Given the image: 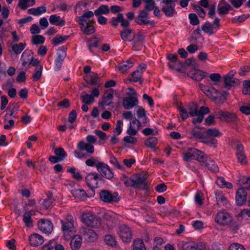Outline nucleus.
<instances>
[{"mask_svg": "<svg viewBox=\"0 0 250 250\" xmlns=\"http://www.w3.org/2000/svg\"><path fill=\"white\" fill-rule=\"evenodd\" d=\"M86 140L87 143L82 140L77 144V149L74 152L76 157L79 159L87 158L88 155L82 152L84 151H85L89 154H92L94 152V147L93 144H95L96 142L95 137L93 135H89L86 136Z\"/></svg>", "mask_w": 250, "mask_h": 250, "instance_id": "nucleus-1", "label": "nucleus"}, {"mask_svg": "<svg viewBox=\"0 0 250 250\" xmlns=\"http://www.w3.org/2000/svg\"><path fill=\"white\" fill-rule=\"evenodd\" d=\"M199 87L202 92L216 104H220L226 100V96L228 94L226 91L219 92L212 86L202 83L200 84Z\"/></svg>", "mask_w": 250, "mask_h": 250, "instance_id": "nucleus-2", "label": "nucleus"}, {"mask_svg": "<svg viewBox=\"0 0 250 250\" xmlns=\"http://www.w3.org/2000/svg\"><path fill=\"white\" fill-rule=\"evenodd\" d=\"M148 177L147 173L135 174L131 175L127 180L125 181L124 184L127 187H131L136 189L146 190L147 188L146 180Z\"/></svg>", "mask_w": 250, "mask_h": 250, "instance_id": "nucleus-3", "label": "nucleus"}, {"mask_svg": "<svg viewBox=\"0 0 250 250\" xmlns=\"http://www.w3.org/2000/svg\"><path fill=\"white\" fill-rule=\"evenodd\" d=\"M215 221L216 223L223 226L229 225L231 223V227L232 229H237L238 227L237 222H233L232 216L226 212L217 213L215 217Z\"/></svg>", "mask_w": 250, "mask_h": 250, "instance_id": "nucleus-4", "label": "nucleus"}, {"mask_svg": "<svg viewBox=\"0 0 250 250\" xmlns=\"http://www.w3.org/2000/svg\"><path fill=\"white\" fill-rule=\"evenodd\" d=\"M82 220L86 226L94 228H99L101 224L100 218L91 212L83 213Z\"/></svg>", "mask_w": 250, "mask_h": 250, "instance_id": "nucleus-5", "label": "nucleus"}, {"mask_svg": "<svg viewBox=\"0 0 250 250\" xmlns=\"http://www.w3.org/2000/svg\"><path fill=\"white\" fill-rule=\"evenodd\" d=\"M62 229L66 239L70 238L74 234V220L71 216H68L66 221L61 220Z\"/></svg>", "mask_w": 250, "mask_h": 250, "instance_id": "nucleus-6", "label": "nucleus"}, {"mask_svg": "<svg viewBox=\"0 0 250 250\" xmlns=\"http://www.w3.org/2000/svg\"><path fill=\"white\" fill-rule=\"evenodd\" d=\"M178 0H162L161 3L164 4L162 10L165 15L168 17H171L177 14L175 9V2Z\"/></svg>", "mask_w": 250, "mask_h": 250, "instance_id": "nucleus-7", "label": "nucleus"}, {"mask_svg": "<svg viewBox=\"0 0 250 250\" xmlns=\"http://www.w3.org/2000/svg\"><path fill=\"white\" fill-rule=\"evenodd\" d=\"M206 138L205 143L215 145L217 140L214 138L219 137L222 135L221 132L216 128H210L205 131Z\"/></svg>", "mask_w": 250, "mask_h": 250, "instance_id": "nucleus-8", "label": "nucleus"}, {"mask_svg": "<svg viewBox=\"0 0 250 250\" xmlns=\"http://www.w3.org/2000/svg\"><path fill=\"white\" fill-rule=\"evenodd\" d=\"M97 170L99 172L100 177L111 180L114 177V173L106 164L102 162L98 164Z\"/></svg>", "mask_w": 250, "mask_h": 250, "instance_id": "nucleus-9", "label": "nucleus"}, {"mask_svg": "<svg viewBox=\"0 0 250 250\" xmlns=\"http://www.w3.org/2000/svg\"><path fill=\"white\" fill-rule=\"evenodd\" d=\"M101 199L106 203H117L120 200L118 193L114 192L113 194L108 190H103L100 192Z\"/></svg>", "mask_w": 250, "mask_h": 250, "instance_id": "nucleus-10", "label": "nucleus"}, {"mask_svg": "<svg viewBox=\"0 0 250 250\" xmlns=\"http://www.w3.org/2000/svg\"><path fill=\"white\" fill-rule=\"evenodd\" d=\"M118 234L124 242H129L132 239V232L130 228L126 225H121L119 227Z\"/></svg>", "mask_w": 250, "mask_h": 250, "instance_id": "nucleus-11", "label": "nucleus"}, {"mask_svg": "<svg viewBox=\"0 0 250 250\" xmlns=\"http://www.w3.org/2000/svg\"><path fill=\"white\" fill-rule=\"evenodd\" d=\"M149 13L145 10H141L138 16L135 18L134 21L139 25H154L155 22L153 20H148Z\"/></svg>", "mask_w": 250, "mask_h": 250, "instance_id": "nucleus-12", "label": "nucleus"}, {"mask_svg": "<svg viewBox=\"0 0 250 250\" xmlns=\"http://www.w3.org/2000/svg\"><path fill=\"white\" fill-rule=\"evenodd\" d=\"M99 173L94 172L88 173L85 177V181L87 186L94 192L93 189L97 187L98 180H101Z\"/></svg>", "mask_w": 250, "mask_h": 250, "instance_id": "nucleus-13", "label": "nucleus"}, {"mask_svg": "<svg viewBox=\"0 0 250 250\" xmlns=\"http://www.w3.org/2000/svg\"><path fill=\"white\" fill-rule=\"evenodd\" d=\"M66 55V49L62 46L57 53V57L55 60L54 69L59 71L61 69L63 62Z\"/></svg>", "mask_w": 250, "mask_h": 250, "instance_id": "nucleus-14", "label": "nucleus"}, {"mask_svg": "<svg viewBox=\"0 0 250 250\" xmlns=\"http://www.w3.org/2000/svg\"><path fill=\"white\" fill-rule=\"evenodd\" d=\"M80 232L83 235L84 239L87 242H94L98 239V234L90 229L85 227L81 228Z\"/></svg>", "mask_w": 250, "mask_h": 250, "instance_id": "nucleus-15", "label": "nucleus"}, {"mask_svg": "<svg viewBox=\"0 0 250 250\" xmlns=\"http://www.w3.org/2000/svg\"><path fill=\"white\" fill-rule=\"evenodd\" d=\"M38 226L39 229L44 233H50L53 230V224L49 220L44 219L40 220Z\"/></svg>", "mask_w": 250, "mask_h": 250, "instance_id": "nucleus-16", "label": "nucleus"}, {"mask_svg": "<svg viewBox=\"0 0 250 250\" xmlns=\"http://www.w3.org/2000/svg\"><path fill=\"white\" fill-rule=\"evenodd\" d=\"M113 93L114 90L112 88H110L106 90L103 96L102 101L99 103V104L104 106H110L113 104L112 101L114 97Z\"/></svg>", "mask_w": 250, "mask_h": 250, "instance_id": "nucleus-17", "label": "nucleus"}, {"mask_svg": "<svg viewBox=\"0 0 250 250\" xmlns=\"http://www.w3.org/2000/svg\"><path fill=\"white\" fill-rule=\"evenodd\" d=\"M120 37L123 41L131 42L135 38V33L131 28H125L120 31Z\"/></svg>", "mask_w": 250, "mask_h": 250, "instance_id": "nucleus-18", "label": "nucleus"}, {"mask_svg": "<svg viewBox=\"0 0 250 250\" xmlns=\"http://www.w3.org/2000/svg\"><path fill=\"white\" fill-rule=\"evenodd\" d=\"M247 192L244 188H239L236 192L235 201L238 206H242L247 200Z\"/></svg>", "mask_w": 250, "mask_h": 250, "instance_id": "nucleus-19", "label": "nucleus"}, {"mask_svg": "<svg viewBox=\"0 0 250 250\" xmlns=\"http://www.w3.org/2000/svg\"><path fill=\"white\" fill-rule=\"evenodd\" d=\"M138 101L137 97L134 96H128L125 97L123 101V105L125 108L130 109L137 105Z\"/></svg>", "mask_w": 250, "mask_h": 250, "instance_id": "nucleus-20", "label": "nucleus"}, {"mask_svg": "<svg viewBox=\"0 0 250 250\" xmlns=\"http://www.w3.org/2000/svg\"><path fill=\"white\" fill-rule=\"evenodd\" d=\"M187 75L196 81H200L206 78L208 75V73L200 70H195L194 72L189 71Z\"/></svg>", "mask_w": 250, "mask_h": 250, "instance_id": "nucleus-21", "label": "nucleus"}, {"mask_svg": "<svg viewBox=\"0 0 250 250\" xmlns=\"http://www.w3.org/2000/svg\"><path fill=\"white\" fill-rule=\"evenodd\" d=\"M29 241L31 246L37 247L42 245L44 242V239L41 235L37 233H33L30 235Z\"/></svg>", "mask_w": 250, "mask_h": 250, "instance_id": "nucleus-22", "label": "nucleus"}, {"mask_svg": "<svg viewBox=\"0 0 250 250\" xmlns=\"http://www.w3.org/2000/svg\"><path fill=\"white\" fill-rule=\"evenodd\" d=\"M204 244L201 242H191L183 246L184 250H202L205 249Z\"/></svg>", "mask_w": 250, "mask_h": 250, "instance_id": "nucleus-23", "label": "nucleus"}, {"mask_svg": "<svg viewBox=\"0 0 250 250\" xmlns=\"http://www.w3.org/2000/svg\"><path fill=\"white\" fill-rule=\"evenodd\" d=\"M244 147L241 144H237L236 146V156L238 162L241 164L247 163V158L243 152Z\"/></svg>", "mask_w": 250, "mask_h": 250, "instance_id": "nucleus-24", "label": "nucleus"}, {"mask_svg": "<svg viewBox=\"0 0 250 250\" xmlns=\"http://www.w3.org/2000/svg\"><path fill=\"white\" fill-rule=\"evenodd\" d=\"M81 30L86 35H90L95 32L94 27L88 23H80Z\"/></svg>", "mask_w": 250, "mask_h": 250, "instance_id": "nucleus-25", "label": "nucleus"}, {"mask_svg": "<svg viewBox=\"0 0 250 250\" xmlns=\"http://www.w3.org/2000/svg\"><path fill=\"white\" fill-rule=\"evenodd\" d=\"M196 151H198V149L196 148H188V151L186 152L184 155V161L188 162L190 159L195 160L196 156H197V152Z\"/></svg>", "mask_w": 250, "mask_h": 250, "instance_id": "nucleus-26", "label": "nucleus"}, {"mask_svg": "<svg viewBox=\"0 0 250 250\" xmlns=\"http://www.w3.org/2000/svg\"><path fill=\"white\" fill-rule=\"evenodd\" d=\"M82 238L80 235H75L70 242V246L73 250H78L82 245Z\"/></svg>", "mask_w": 250, "mask_h": 250, "instance_id": "nucleus-27", "label": "nucleus"}, {"mask_svg": "<svg viewBox=\"0 0 250 250\" xmlns=\"http://www.w3.org/2000/svg\"><path fill=\"white\" fill-rule=\"evenodd\" d=\"M87 45L89 51L94 55H96L93 48H98L99 46L100 41L97 38H93L87 41Z\"/></svg>", "mask_w": 250, "mask_h": 250, "instance_id": "nucleus-28", "label": "nucleus"}, {"mask_svg": "<svg viewBox=\"0 0 250 250\" xmlns=\"http://www.w3.org/2000/svg\"><path fill=\"white\" fill-rule=\"evenodd\" d=\"M49 21L51 24L57 26H62L65 24V21L61 20L60 17L56 14L51 15Z\"/></svg>", "mask_w": 250, "mask_h": 250, "instance_id": "nucleus-29", "label": "nucleus"}, {"mask_svg": "<svg viewBox=\"0 0 250 250\" xmlns=\"http://www.w3.org/2000/svg\"><path fill=\"white\" fill-rule=\"evenodd\" d=\"M46 7L44 6H39L37 8H32L28 10L29 14L33 15L35 16H38L46 12Z\"/></svg>", "mask_w": 250, "mask_h": 250, "instance_id": "nucleus-30", "label": "nucleus"}, {"mask_svg": "<svg viewBox=\"0 0 250 250\" xmlns=\"http://www.w3.org/2000/svg\"><path fill=\"white\" fill-rule=\"evenodd\" d=\"M224 88L229 89L230 87L238 84L239 81L234 78L224 77Z\"/></svg>", "mask_w": 250, "mask_h": 250, "instance_id": "nucleus-31", "label": "nucleus"}, {"mask_svg": "<svg viewBox=\"0 0 250 250\" xmlns=\"http://www.w3.org/2000/svg\"><path fill=\"white\" fill-rule=\"evenodd\" d=\"M54 201L55 199L53 197L52 193L49 191L47 193V198L44 199L42 202L44 208L47 209Z\"/></svg>", "mask_w": 250, "mask_h": 250, "instance_id": "nucleus-32", "label": "nucleus"}, {"mask_svg": "<svg viewBox=\"0 0 250 250\" xmlns=\"http://www.w3.org/2000/svg\"><path fill=\"white\" fill-rule=\"evenodd\" d=\"M205 162V166L209 170L214 173H216L219 171V167L216 164L214 161L211 159H207V161Z\"/></svg>", "mask_w": 250, "mask_h": 250, "instance_id": "nucleus-33", "label": "nucleus"}, {"mask_svg": "<svg viewBox=\"0 0 250 250\" xmlns=\"http://www.w3.org/2000/svg\"><path fill=\"white\" fill-rule=\"evenodd\" d=\"M26 44L25 43L21 42L19 44H13L11 43L10 46L12 51L16 54H20L24 49Z\"/></svg>", "mask_w": 250, "mask_h": 250, "instance_id": "nucleus-34", "label": "nucleus"}, {"mask_svg": "<svg viewBox=\"0 0 250 250\" xmlns=\"http://www.w3.org/2000/svg\"><path fill=\"white\" fill-rule=\"evenodd\" d=\"M35 4V0H19L18 6L22 10H26L29 6H32Z\"/></svg>", "mask_w": 250, "mask_h": 250, "instance_id": "nucleus-35", "label": "nucleus"}, {"mask_svg": "<svg viewBox=\"0 0 250 250\" xmlns=\"http://www.w3.org/2000/svg\"><path fill=\"white\" fill-rule=\"evenodd\" d=\"M133 65V63L132 61L131 60H129L119 64L118 65V68L122 73H124L125 71L132 67Z\"/></svg>", "mask_w": 250, "mask_h": 250, "instance_id": "nucleus-36", "label": "nucleus"}, {"mask_svg": "<svg viewBox=\"0 0 250 250\" xmlns=\"http://www.w3.org/2000/svg\"><path fill=\"white\" fill-rule=\"evenodd\" d=\"M73 195L80 199L84 200L86 198L87 194L84 190L82 189H75L72 190Z\"/></svg>", "mask_w": 250, "mask_h": 250, "instance_id": "nucleus-37", "label": "nucleus"}, {"mask_svg": "<svg viewBox=\"0 0 250 250\" xmlns=\"http://www.w3.org/2000/svg\"><path fill=\"white\" fill-rule=\"evenodd\" d=\"M110 10L108 5L103 4L99 7L98 9L94 11V14L96 16H101L102 14H107L109 13Z\"/></svg>", "mask_w": 250, "mask_h": 250, "instance_id": "nucleus-38", "label": "nucleus"}, {"mask_svg": "<svg viewBox=\"0 0 250 250\" xmlns=\"http://www.w3.org/2000/svg\"><path fill=\"white\" fill-rule=\"evenodd\" d=\"M94 13L91 11H88L84 12L82 16L79 17L78 21L79 23H87L86 22L87 20L91 18L94 16Z\"/></svg>", "mask_w": 250, "mask_h": 250, "instance_id": "nucleus-39", "label": "nucleus"}, {"mask_svg": "<svg viewBox=\"0 0 250 250\" xmlns=\"http://www.w3.org/2000/svg\"><path fill=\"white\" fill-rule=\"evenodd\" d=\"M198 106L194 103H191L188 106L187 110L189 115L191 117H194L197 115Z\"/></svg>", "mask_w": 250, "mask_h": 250, "instance_id": "nucleus-40", "label": "nucleus"}, {"mask_svg": "<svg viewBox=\"0 0 250 250\" xmlns=\"http://www.w3.org/2000/svg\"><path fill=\"white\" fill-rule=\"evenodd\" d=\"M215 27H213V25L208 21H207L205 23L204 25L202 27V30L205 33H208L209 35H213L214 32H213V29H215Z\"/></svg>", "mask_w": 250, "mask_h": 250, "instance_id": "nucleus-41", "label": "nucleus"}, {"mask_svg": "<svg viewBox=\"0 0 250 250\" xmlns=\"http://www.w3.org/2000/svg\"><path fill=\"white\" fill-rule=\"evenodd\" d=\"M168 66L171 69L181 72L182 68L184 67V64L181 61H176L175 62H168Z\"/></svg>", "mask_w": 250, "mask_h": 250, "instance_id": "nucleus-42", "label": "nucleus"}, {"mask_svg": "<svg viewBox=\"0 0 250 250\" xmlns=\"http://www.w3.org/2000/svg\"><path fill=\"white\" fill-rule=\"evenodd\" d=\"M133 250H146L143 240L137 238L133 242Z\"/></svg>", "mask_w": 250, "mask_h": 250, "instance_id": "nucleus-43", "label": "nucleus"}, {"mask_svg": "<svg viewBox=\"0 0 250 250\" xmlns=\"http://www.w3.org/2000/svg\"><path fill=\"white\" fill-rule=\"evenodd\" d=\"M68 38V36H62L61 35H57L52 40V44L53 46L58 45L59 44L63 42Z\"/></svg>", "mask_w": 250, "mask_h": 250, "instance_id": "nucleus-44", "label": "nucleus"}, {"mask_svg": "<svg viewBox=\"0 0 250 250\" xmlns=\"http://www.w3.org/2000/svg\"><path fill=\"white\" fill-rule=\"evenodd\" d=\"M191 133L193 137L196 139L202 140V142L205 143L206 135L205 134V131L201 132L198 130L193 129L191 131Z\"/></svg>", "mask_w": 250, "mask_h": 250, "instance_id": "nucleus-45", "label": "nucleus"}, {"mask_svg": "<svg viewBox=\"0 0 250 250\" xmlns=\"http://www.w3.org/2000/svg\"><path fill=\"white\" fill-rule=\"evenodd\" d=\"M104 241L106 245L112 247L117 245V241L115 237L109 234L104 236Z\"/></svg>", "mask_w": 250, "mask_h": 250, "instance_id": "nucleus-46", "label": "nucleus"}, {"mask_svg": "<svg viewBox=\"0 0 250 250\" xmlns=\"http://www.w3.org/2000/svg\"><path fill=\"white\" fill-rule=\"evenodd\" d=\"M142 76V72L139 70L134 71L131 74V78L133 82H140V83H143V80L141 79Z\"/></svg>", "mask_w": 250, "mask_h": 250, "instance_id": "nucleus-47", "label": "nucleus"}, {"mask_svg": "<svg viewBox=\"0 0 250 250\" xmlns=\"http://www.w3.org/2000/svg\"><path fill=\"white\" fill-rule=\"evenodd\" d=\"M143 1L146 3L144 6V10L147 11L148 13L156 6V3L154 0H143Z\"/></svg>", "mask_w": 250, "mask_h": 250, "instance_id": "nucleus-48", "label": "nucleus"}, {"mask_svg": "<svg viewBox=\"0 0 250 250\" xmlns=\"http://www.w3.org/2000/svg\"><path fill=\"white\" fill-rule=\"evenodd\" d=\"M157 144V139L155 137H149L145 141V145L150 148H154Z\"/></svg>", "mask_w": 250, "mask_h": 250, "instance_id": "nucleus-49", "label": "nucleus"}, {"mask_svg": "<svg viewBox=\"0 0 250 250\" xmlns=\"http://www.w3.org/2000/svg\"><path fill=\"white\" fill-rule=\"evenodd\" d=\"M42 66H37L36 67L34 73L33 75V79L34 81H37L41 78L42 74Z\"/></svg>", "mask_w": 250, "mask_h": 250, "instance_id": "nucleus-50", "label": "nucleus"}, {"mask_svg": "<svg viewBox=\"0 0 250 250\" xmlns=\"http://www.w3.org/2000/svg\"><path fill=\"white\" fill-rule=\"evenodd\" d=\"M55 154L59 157L60 160H63L67 155L64 149L62 147H59L54 150Z\"/></svg>", "mask_w": 250, "mask_h": 250, "instance_id": "nucleus-51", "label": "nucleus"}, {"mask_svg": "<svg viewBox=\"0 0 250 250\" xmlns=\"http://www.w3.org/2000/svg\"><path fill=\"white\" fill-rule=\"evenodd\" d=\"M197 152V156L195 158V160L200 162L205 163L207 160V155L203 151L198 149V151H196Z\"/></svg>", "mask_w": 250, "mask_h": 250, "instance_id": "nucleus-52", "label": "nucleus"}, {"mask_svg": "<svg viewBox=\"0 0 250 250\" xmlns=\"http://www.w3.org/2000/svg\"><path fill=\"white\" fill-rule=\"evenodd\" d=\"M44 41L45 38L40 35H35L32 38V44L35 45L42 44L44 42Z\"/></svg>", "mask_w": 250, "mask_h": 250, "instance_id": "nucleus-53", "label": "nucleus"}, {"mask_svg": "<svg viewBox=\"0 0 250 250\" xmlns=\"http://www.w3.org/2000/svg\"><path fill=\"white\" fill-rule=\"evenodd\" d=\"M23 221L25 224L26 226L31 227L33 226V220L31 215L27 212H25L23 215Z\"/></svg>", "mask_w": 250, "mask_h": 250, "instance_id": "nucleus-54", "label": "nucleus"}, {"mask_svg": "<svg viewBox=\"0 0 250 250\" xmlns=\"http://www.w3.org/2000/svg\"><path fill=\"white\" fill-rule=\"evenodd\" d=\"M81 99L83 103L87 104H90L94 101L93 96H92V95L88 94L82 96L81 97Z\"/></svg>", "mask_w": 250, "mask_h": 250, "instance_id": "nucleus-55", "label": "nucleus"}, {"mask_svg": "<svg viewBox=\"0 0 250 250\" xmlns=\"http://www.w3.org/2000/svg\"><path fill=\"white\" fill-rule=\"evenodd\" d=\"M75 168L74 167H68L67 168V172L71 173L72 174V177L77 180H80L82 179V176L79 172L75 171Z\"/></svg>", "mask_w": 250, "mask_h": 250, "instance_id": "nucleus-56", "label": "nucleus"}, {"mask_svg": "<svg viewBox=\"0 0 250 250\" xmlns=\"http://www.w3.org/2000/svg\"><path fill=\"white\" fill-rule=\"evenodd\" d=\"M118 19L120 21L121 23V25L122 27L125 28H129V22L128 20L124 18V16L122 13H119L118 14Z\"/></svg>", "mask_w": 250, "mask_h": 250, "instance_id": "nucleus-57", "label": "nucleus"}, {"mask_svg": "<svg viewBox=\"0 0 250 250\" xmlns=\"http://www.w3.org/2000/svg\"><path fill=\"white\" fill-rule=\"evenodd\" d=\"M249 17V15L244 14L232 18L231 21L232 23H236L237 22H242L247 19Z\"/></svg>", "mask_w": 250, "mask_h": 250, "instance_id": "nucleus-58", "label": "nucleus"}, {"mask_svg": "<svg viewBox=\"0 0 250 250\" xmlns=\"http://www.w3.org/2000/svg\"><path fill=\"white\" fill-rule=\"evenodd\" d=\"M188 18L190 20V23L193 25H198L200 21L198 17L195 14L190 13L188 15Z\"/></svg>", "mask_w": 250, "mask_h": 250, "instance_id": "nucleus-59", "label": "nucleus"}, {"mask_svg": "<svg viewBox=\"0 0 250 250\" xmlns=\"http://www.w3.org/2000/svg\"><path fill=\"white\" fill-rule=\"evenodd\" d=\"M231 7L230 5L228 4L222 6L218 7V10L219 14L225 15L227 14L229 11L231 9Z\"/></svg>", "mask_w": 250, "mask_h": 250, "instance_id": "nucleus-60", "label": "nucleus"}, {"mask_svg": "<svg viewBox=\"0 0 250 250\" xmlns=\"http://www.w3.org/2000/svg\"><path fill=\"white\" fill-rule=\"evenodd\" d=\"M242 92L245 95H250V81L245 80L244 81Z\"/></svg>", "mask_w": 250, "mask_h": 250, "instance_id": "nucleus-61", "label": "nucleus"}, {"mask_svg": "<svg viewBox=\"0 0 250 250\" xmlns=\"http://www.w3.org/2000/svg\"><path fill=\"white\" fill-rule=\"evenodd\" d=\"M236 119L235 114L226 111L224 119L228 122H233Z\"/></svg>", "mask_w": 250, "mask_h": 250, "instance_id": "nucleus-62", "label": "nucleus"}, {"mask_svg": "<svg viewBox=\"0 0 250 250\" xmlns=\"http://www.w3.org/2000/svg\"><path fill=\"white\" fill-rule=\"evenodd\" d=\"M104 219L106 220V223L109 227H113L115 225L116 220L113 217H110L109 215H105Z\"/></svg>", "mask_w": 250, "mask_h": 250, "instance_id": "nucleus-63", "label": "nucleus"}, {"mask_svg": "<svg viewBox=\"0 0 250 250\" xmlns=\"http://www.w3.org/2000/svg\"><path fill=\"white\" fill-rule=\"evenodd\" d=\"M229 250H245V249L241 244L234 243L229 245Z\"/></svg>", "mask_w": 250, "mask_h": 250, "instance_id": "nucleus-64", "label": "nucleus"}]
</instances>
